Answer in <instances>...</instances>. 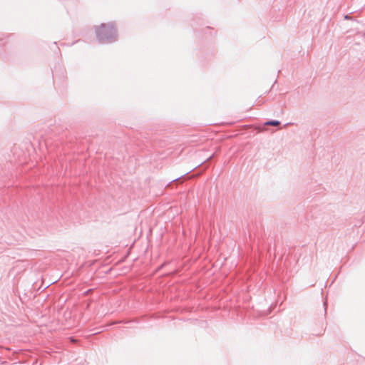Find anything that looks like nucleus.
I'll return each mask as SVG.
<instances>
[{
    "instance_id": "obj_1",
    "label": "nucleus",
    "mask_w": 365,
    "mask_h": 365,
    "mask_svg": "<svg viewBox=\"0 0 365 365\" xmlns=\"http://www.w3.org/2000/svg\"><path fill=\"white\" fill-rule=\"evenodd\" d=\"M97 40L101 43H111L117 41L118 35L114 23L101 24L96 27Z\"/></svg>"
},
{
    "instance_id": "obj_2",
    "label": "nucleus",
    "mask_w": 365,
    "mask_h": 365,
    "mask_svg": "<svg viewBox=\"0 0 365 365\" xmlns=\"http://www.w3.org/2000/svg\"><path fill=\"white\" fill-rule=\"evenodd\" d=\"M281 124L279 120H267L264 123V125H272V126H278Z\"/></svg>"
},
{
    "instance_id": "obj_3",
    "label": "nucleus",
    "mask_w": 365,
    "mask_h": 365,
    "mask_svg": "<svg viewBox=\"0 0 365 365\" xmlns=\"http://www.w3.org/2000/svg\"><path fill=\"white\" fill-rule=\"evenodd\" d=\"M351 19V17L349 14H346L344 16V19L349 20V19Z\"/></svg>"
},
{
    "instance_id": "obj_4",
    "label": "nucleus",
    "mask_w": 365,
    "mask_h": 365,
    "mask_svg": "<svg viewBox=\"0 0 365 365\" xmlns=\"http://www.w3.org/2000/svg\"><path fill=\"white\" fill-rule=\"evenodd\" d=\"M323 304H324V312L326 314L327 313V302H324Z\"/></svg>"
},
{
    "instance_id": "obj_5",
    "label": "nucleus",
    "mask_w": 365,
    "mask_h": 365,
    "mask_svg": "<svg viewBox=\"0 0 365 365\" xmlns=\"http://www.w3.org/2000/svg\"><path fill=\"white\" fill-rule=\"evenodd\" d=\"M181 177H182V176H180V177H178V178H177L173 179V180H172V182L178 180V179H180Z\"/></svg>"
},
{
    "instance_id": "obj_6",
    "label": "nucleus",
    "mask_w": 365,
    "mask_h": 365,
    "mask_svg": "<svg viewBox=\"0 0 365 365\" xmlns=\"http://www.w3.org/2000/svg\"><path fill=\"white\" fill-rule=\"evenodd\" d=\"M212 156H210L206 160H208L209 159L212 158Z\"/></svg>"
},
{
    "instance_id": "obj_7",
    "label": "nucleus",
    "mask_w": 365,
    "mask_h": 365,
    "mask_svg": "<svg viewBox=\"0 0 365 365\" xmlns=\"http://www.w3.org/2000/svg\"><path fill=\"white\" fill-rule=\"evenodd\" d=\"M71 341H72V342H74V341H76V340H74V339H71Z\"/></svg>"
},
{
    "instance_id": "obj_8",
    "label": "nucleus",
    "mask_w": 365,
    "mask_h": 365,
    "mask_svg": "<svg viewBox=\"0 0 365 365\" xmlns=\"http://www.w3.org/2000/svg\"><path fill=\"white\" fill-rule=\"evenodd\" d=\"M188 173H189V172H186L185 175H186V174H188ZM183 175H185V174H183L182 176H183Z\"/></svg>"
},
{
    "instance_id": "obj_9",
    "label": "nucleus",
    "mask_w": 365,
    "mask_h": 365,
    "mask_svg": "<svg viewBox=\"0 0 365 365\" xmlns=\"http://www.w3.org/2000/svg\"><path fill=\"white\" fill-rule=\"evenodd\" d=\"M363 36H364V38H365V33L364 34V35H363Z\"/></svg>"
}]
</instances>
